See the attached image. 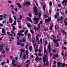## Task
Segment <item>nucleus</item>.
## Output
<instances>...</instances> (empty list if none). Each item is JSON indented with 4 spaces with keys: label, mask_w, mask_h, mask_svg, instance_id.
<instances>
[{
    "label": "nucleus",
    "mask_w": 67,
    "mask_h": 67,
    "mask_svg": "<svg viewBox=\"0 0 67 67\" xmlns=\"http://www.w3.org/2000/svg\"><path fill=\"white\" fill-rule=\"evenodd\" d=\"M48 48L49 49L48 52L49 53H51V44H50L48 46Z\"/></svg>",
    "instance_id": "f257e3e1"
},
{
    "label": "nucleus",
    "mask_w": 67,
    "mask_h": 67,
    "mask_svg": "<svg viewBox=\"0 0 67 67\" xmlns=\"http://www.w3.org/2000/svg\"><path fill=\"white\" fill-rule=\"evenodd\" d=\"M26 4H27L28 5H30V4H31V3H30V2H28L25 3L24 4V6H25L26 5Z\"/></svg>",
    "instance_id": "f03ea898"
},
{
    "label": "nucleus",
    "mask_w": 67,
    "mask_h": 67,
    "mask_svg": "<svg viewBox=\"0 0 67 67\" xmlns=\"http://www.w3.org/2000/svg\"><path fill=\"white\" fill-rule=\"evenodd\" d=\"M38 20L37 19V20H36L34 22V24H37L38 23Z\"/></svg>",
    "instance_id": "7ed1b4c3"
},
{
    "label": "nucleus",
    "mask_w": 67,
    "mask_h": 67,
    "mask_svg": "<svg viewBox=\"0 0 67 67\" xmlns=\"http://www.w3.org/2000/svg\"><path fill=\"white\" fill-rule=\"evenodd\" d=\"M62 63H61L59 62H58L57 63V64H58L57 66H58V67H60V65H62Z\"/></svg>",
    "instance_id": "20e7f679"
},
{
    "label": "nucleus",
    "mask_w": 67,
    "mask_h": 67,
    "mask_svg": "<svg viewBox=\"0 0 67 67\" xmlns=\"http://www.w3.org/2000/svg\"><path fill=\"white\" fill-rule=\"evenodd\" d=\"M18 35L19 36H24V34H21V33H18Z\"/></svg>",
    "instance_id": "39448f33"
},
{
    "label": "nucleus",
    "mask_w": 67,
    "mask_h": 67,
    "mask_svg": "<svg viewBox=\"0 0 67 67\" xmlns=\"http://www.w3.org/2000/svg\"><path fill=\"white\" fill-rule=\"evenodd\" d=\"M62 33H65V35H67V33H66V32L64 31V30H62Z\"/></svg>",
    "instance_id": "423d86ee"
},
{
    "label": "nucleus",
    "mask_w": 67,
    "mask_h": 67,
    "mask_svg": "<svg viewBox=\"0 0 67 67\" xmlns=\"http://www.w3.org/2000/svg\"><path fill=\"white\" fill-rule=\"evenodd\" d=\"M5 29L3 28L2 30V32L3 33H5Z\"/></svg>",
    "instance_id": "0eeeda50"
},
{
    "label": "nucleus",
    "mask_w": 67,
    "mask_h": 67,
    "mask_svg": "<svg viewBox=\"0 0 67 67\" xmlns=\"http://www.w3.org/2000/svg\"><path fill=\"white\" fill-rule=\"evenodd\" d=\"M17 5H18V7H19V8H21V7H22V6H21V5H20V3H17Z\"/></svg>",
    "instance_id": "6e6552de"
},
{
    "label": "nucleus",
    "mask_w": 67,
    "mask_h": 67,
    "mask_svg": "<svg viewBox=\"0 0 67 67\" xmlns=\"http://www.w3.org/2000/svg\"><path fill=\"white\" fill-rule=\"evenodd\" d=\"M9 21L10 23H12V20L11 19V18L10 17L9 19Z\"/></svg>",
    "instance_id": "1a4fd4ad"
},
{
    "label": "nucleus",
    "mask_w": 67,
    "mask_h": 67,
    "mask_svg": "<svg viewBox=\"0 0 67 67\" xmlns=\"http://www.w3.org/2000/svg\"><path fill=\"white\" fill-rule=\"evenodd\" d=\"M47 20L48 22H50L51 20H52V18H51V17L48 18Z\"/></svg>",
    "instance_id": "9d476101"
},
{
    "label": "nucleus",
    "mask_w": 67,
    "mask_h": 67,
    "mask_svg": "<svg viewBox=\"0 0 67 67\" xmlns=\"http://www.w3.org/2000/svg\"><path fill=\"white\" fill-rule=\"evenodd\" d=\"M33 9L34 10H38V8H37L36 7V6H35V7H33Z\"/></svg>",
    "instance_id": "9b49d317"
},
{
    "label": "nucleus",
    "mask_w": 67,
    "mask_h": 67,
    "mask_svg": "<svg viewBox=\"0 0 67 67\" xmlns=\"http://www.w3.org/2000/svg\"><path fill=\"white\" fill-rule=\"evenodd\" d=\"M20 51L21 52H23V53H24L25 51L24 49H20Z\"/></svg>",
    "instance_id": "f8f14e48"
},
{
    "label": "nucleus",
    "mask_w": 67,
    "mask_h": 67,
    "mask_svg": "<svg viewBox=\"0 0 67 67\" xmlns=\"http://www.w3.org/2000/svg\"><path fill=\"white\" fill-rule=\"evenodd\" d=\"M17 44L18 45H21V42H20L19 41H18Z\"/></svg>",
    "instance_id": "ddd939ff"
},
{
    "label": "nucleus",
    "mask_w": 67,
    "mask_h": 67,
    "mask_svg": "<svg viewBox=\"0 0 67 67\" xmlns=\"http://www.w3.org/2000/svg\"><path fill=\"white\" fill-rule=\"evenodd\" d=\"M5 62H3L1 64V65H2V66H3V65H4V64H5Z\"/></svg>",
    "instance_id": "4468645a"
},
{
    "label": "nucleus",
    "mask_w": 67,
    "mask_h": 67,
    "mask_svg": "<svg viewBox=\"0 0 67 67\" xmlns=\"http://www.w3.org/2000/svg\"><path fill=\"white\" fill-rule=\"evenodd\" d=\"M7 34L8 35H9V36H12V35L11 34H10V33H9V32L7 31Z\"/></svg>",
    "instance_id": "2eb2a0df"
},
{
    "label": "nucleus",
    "mask_w": 67,
    "mask_h": 67,
    "mask_svg": "<svg viewBox=\"0 0 67 67\" xmlns=\"http://www.w3.org/2000/svg\"><path fill=\"white\" fill-rule=\"evenodd\" d=\"M39 60V58H38V57H37L36 58H35V60L36 61H37L38 60Z\"/></svg>",
    "instance_id": "dca6fc26"
},
{
    "label": "nucleus",
    "mask_w": 67,
    "mask_h": 67,
    "mask_svg": "<svg viewBox=\"0 0 67 67\" xmlns=\"http://www.w3.org/2000/svg\"><path fill=\"white\" fill-rule=\"evenodd\" d=\"M24 31L23 29L21 30V31H20V32L21 34H22L23 33V32H24Z\"/></svg>",
    "instance_id": "f3484780"
},
{
    "label": "nucleus",
    "mask_w": 67,
    "mask_h": 67,
    "mask_svg": "<svg viewBox=\"0 0 67 67\" xmlns=\"http://www.w3.org/2000/svg\"><path fill=\"white\" fill-rule=\"evenodd\" d=\"M39 15V18H41V16H42V14L40 13H38Z\"/></svg>",
    "instance_id": "a211bd4d"
},
{
    "label": "nucleus",
    "mask_w": 67,
    "mask_h": 67,
    "mask_svg": "<svg viewBox=\"0 0 67 67\" xmlns=\"http://www.w3.org/2000/svg\"><path fill=\"white\" fill-rule=\"evenodd\" d=\"M37 19L38 20L39 19L38 18H36V17H35L34 18L33 20H37Z\"/></svg>",
    "instance_id": "6ab92c4d"
},
{
    "label": "nucleus",
    "mask_w": 67,
    "mask_h": 67,
    "mask_svg": "<svg viewBox=\"0 0 67 67\" xmlns=\"http://www.w3.org/2000/svg\"><path fill=\"white\" fill-rule=\"evenodd\" d=\"M32 46H30L29 47V49L30 50V52H31L32 51Z\"/></svg>",
    "instance_id": "aec40b11"
},
{
    "label": "nucleus",
    "mask_w": 67,
    "mask_h": 67,
    "mask_svg": "<svg viewBox=\"0 0 67 67\" xmlns=\"http://www.w3.org/2000/svg\"><path fill=\"white\" fill-rule=\"evenodd\" d=\"M26 55H29V51L27 50H26Z\"/></svg>",
    "instance_id": "412c9836"
},
{
    "label": "nucleus",
    "mask_w": 67,
    "mask_h": 67,
    "mask_svg": "<svg viewBox=\"0 0 67 67\" xmlns=\"http://www.w3.org/2000/svg\"><path fill=\"white\" fill-rule=\"evenodd\" d=\"M6 64H9V61L8 59H7V61L6 62Z\"/></svg>",
    "instance_id": "4be33fe9"
},
{
    "label": "nucleus",
    "mask_w": 67,
    "mask_h": 67,
    "mask_svg": "<svg viewBox=\"0 0 67 67\" xmlns=\"http://www.w3.org/2000/svg\"><path fill=\"white\" fill-rule=\"evenodd\" d=\"M15 61V60L14 59H13L12 60V64H14V62Z\"/></svg>",
    "instance_id": "5701e85b"
},
{
    "label": "nucleus",
    "mask_w": 67,
    "mask_h": 67,
    "mask_svg": "<svg viewBox=\"0 0 67 67\" xmlns=\"http://www.w3.org/2000/svg\"><path fill=\"white\" fill-rule=\"evenodd\" d=\"M13 30L14 31H15V30H16V28H15V27H13Z\"/></svg>",
    "instance_id": "b1692460"
},
{
    "label": "nucleus",
    "mask_w": 67,
    "mask_h": 67,
    "mask_svg": "<svg viewBox=\"0 0 67 67\" xmlns=\"http://www.w3.org/2000/svg\"><path fill=\"white\" fill-rule=\"evenodd\" d=\"M38 9H36L34 10V13H37L38 12V11H37Z\"/></svg>",
    "instance_id": "393cba45"
},
{
    "label": "nucleus",
    "mask_w": 67,
    "mask_h": 67,
    "mask_svg": "<svg viewBox=\"0 0 67 67\" xmlns=\"http://www.w3.org/2000/svg\"><path fill=\"white\" fill-rule=\"evenodd\" d=\"M0 46L1 47H4V46H3V44H0Z\"/></svg>",
    "instance_id": "a878e982"
},
{
    "label": "nucleus",
    "mask_w": 67,
    "mask_h": 67,
    "mask_svg": "<svg viewBox=\"0 0 67 67\" xmlns=\"http://www.w3.org/2000/svg\"><path fill=\"white\" fill-rule=\"evenodd\" d=\"M12 65L13 66H14V67H15L17 65V64L16 63L15 64H14H14H12Z\"/></svg>",
    "instance_id": "bb28decb"
},
{
    "label": "nucleus",
    "mask_w": 67,
    "mask_h": 67,
    "mask_svg": "<svg viewBox=\"0 0 67 67\" xmlns=\"http://www.w3.org/2000/svg\"><path fill=\"white\" fill-rule=\"evenodd\" d=\"M27 27H29V28H30L31 27V26L29 24H27Z\"/></svg>",
    "instance_id": "cd10ccee"
},
{
    "label": "nucleus",
    "mask_w": 67,
    "mask_h": 67,
    "mask_svg": "<svg viewBox=\"0 0 67 67\" xmlns=\"http://www.w3.org/2000/svg\"><path fill=\"white\" fill-rule=\"evenodd\" d=\"M29 16L30 18H32V15L30 13L29 14Z\"/></svg>",
    "instance_id": "c85d7f7f"
},
{
    "label": "nucleus",
    "mask_w": 67,
    "mask_h": 67,
    "mask_svg": "<svg viewBox=\"0 0 67 67\" xmlns=\"http://www.w3.org/2000/svg\"><path fill=\"white\" fill-rule=\"evenodd\" d=\"M7 16V15H6V14H5L4 15V16H3V18H4L5 19L6 18V16Z\"/></svg>",
    "instance_id": "c756f323"
},
{
    "label": "nucleus",
    "mask_w": 67,
    "mask_h": 67,
    "mask_svg": "<svg viewBox=\"0 0 67 67\" xmlns=\"http://www.w3.org/2000/svg\"><path fill=\"white\" fill-rule=\"evenodd\" d=\"M23 55V54H22V52H21L20 53V58H21V57H22V56Z\"/></svg>",
    "instance_id": "7c9ffc66"
},
{
    "label": "nucleus",
    "mask_w": 67,
    "mask_h": 67,
    "mask_svg": "<svg viewBox=\"0 0 67 67\" xmlns=\"http://www.w3.org/2000/svg\"><path fill=\"white\" fill-rule=\"evenodd\" d=\"M55 57H57L58 58H59V57L58 55V54H55Z\"/></svg>",
    "instance_id": "2f4dec72"
},
{
    "label": "nucleus",
    "mask_w": 67,
    "mask_h": 67,
    "mask_svg": "<svg viewBox=\"0 0 67 67\" xmlns=\"http://www.w3.org/2000/svg\"><path fill=\"white\" fill-rule=\"evenodd\" d=\"M64 23L65 24V26H67V23L66 21H64Z\"/></svg>",
    "instance_id": "473e14b6"
},
{
    "label": "nucleus",
    "mask_w": 67,
    "mask_h": 67,
    "mask_svg": "<svg viewBox=\"0 0 67 67\" xmlns=\"http://www.w3.org/2000/svg\"><path fill=\"white\" fill-rule=\"evenodd\" d=\"M30 34H28V38H30Z\"/></svg>",
    "instance_id": "72a5a7b5"
},
{
    "label": "nucleus",
    "mask_w": 67,
    "mask_h": 67,
    "mask_svg": "<svg viewBox=\"0 0 67 67\" xmlns=\"http://www.w3.org/2000/svg\"><path fill=\"white\" fill-rule=\"evenodd\" d=\"M49 5L51 6H52V2H50L49 3Z\"/></svg>",
    "instance_id": "f704fd0d"
},
{
    "label": "nucleus",
    "mask_w": 67,
    "mask_h": 67,
    "mask_svg": "<svg viewBox=\"0 0 67 67\" xmlns=\"http://www.w3.org/2000/svg\"><path fill=\"white\" fill-rule=\"evenodd\" d=\"M56 45H57V47H59V44L58 43H57L56 44Z\"/></svg>",
    "instance_id": "c9c22d12"
},
{
    "label": "nucleus",
    "mask_w": 67,
    "mask_h": 67,
    "mask_svg": "<svg viewBox=\"0 0 67 67\" xmlns=\"http://www.w3.org/2000/svg\"><path fill=\"white\" fill-rule=\"evenodd\" d=\"M48 22V20H47V19L45 20V22H46V23H47Z\"/></svg>",
    "instance_id": "e433bc0d"
},
{
    "label": "nucleus",
    "mask_w": 67,
    "mask_h": 67,
    "mask_svg": "<svg viewBox=\"0 0 67 67\" xmlns=\"http://www.w3.org/2000/svg\"><path fill=\"white\" fill-rule=\"evenodd\" d=\"M29 21L30 22H31V23H32V20H31V19H29Z\"/></svg>",
    "instance_id": "4c0bfd02"
},
{
    "label": "nucleus",
    "mask_w": 67,
    "mask_h": 67,
    "mask_svg": "<svg viewBox=\"0 0 67 67\" xmlns=\"http://www.w3.org/2000/svg\"><path fill=\"white\" fill-rule=\"evenodd\" d=\"M22 15H20V17L19 18V19H22Z\"/></svg>",
    "instance_id": "58836bf2"
},
{
    "label": "nucleus",
    "mask_w": 67,
    "mask_h": 67,
    "mask_svg": "<svg viewBox=\"0 0 67 67\" xmlns=\"http://www.w3.org/2000/svg\"><path fill=\"white\" fill-rule=\"evenodd\" d=\"M3 37H1V38H0V41H2V39L3 38Z\"/></svg>",
    "instance_id": "ea45409f"
},
{
    "label": "nucleus",
    "mask_w": 67,
    "mask_h": 67,
    "mask_svg": "<svg viewBox=\"0 0 67 67\" xmlns=\"http://www.w3.org/2000/svg\"><path fill=\"white\" fill-rule=\"evenodd\" d=\"M23 42H25V39L24 38H23Z\"/></svg>",
    "instance_id": "a19ab883"
},
{
    "label": "nucleus",
    "mask_w": 67,
    "mask_h": 67,
    "mask_svg": "<svg viewBox=\"0 0 67 67\" xmlns=\"http://www.w3.org/2000/svg\"><path fill=\"white\" fill-rule=\"evenodd\" d=\"M40 42L41 44H42V39L41 38L40 40Z\"/></svg>",
    "instance_id": "79ce46f5"
},
{
    "label": "nucleus",
    "mask_w": 67,
    "mask_h": 67,
    "mask_svg": "<svg viewBox=\"0 0 67 67\" xmlns=\"http://www.w3.org/2000/svg\"><path fill=\"white\" fill-rule=\"evenodd\" d=\"M28 46V44H26V47H25V48H26V49H27V47Z\"/></svg>",
    "instance_id": "37998d69"
},
{
    "label": "nucleus",
    "mask_w": 67,
    "mask_h": 67,
    "mask_svg": "<svg viewBox=\"0 0 67 67\" xmlns=\"http://www.w3.org/2000/svg\"><path fill=\"white\" fill-rule=\"evenodd\" d=\"M35 15H36V16L38 15V13H35Z\"/></svg>",
    "instance_id": "c03bdc74"
},
{
    "label": "nucleus",
    "mask_w": 67,
    "mask_h": 67,
    "mask_svg": "<svg viewBox=\"0 0 67 67\" xmlns=\"http://www.w3.org/2000/svg\"><path fill=\"white\" fill-rule=\"evenodd\" d=\"M21 47H23L24 46V44L23 43H22L21 44Z\"/></svg>",
    "instance_id": "a18cd8bd"
},
{
    "label": "nucleus",
    "mask_w": 67,
    "mask_h": 67,
    "mask_svg": "<svg viewBox=\"0 0 67 67\" xmlns=\"http://www.w3.org/2000/svg\"><path fill=\"white\" fill-rule=\"evenodd\" d=\"M61 55H62V56H64V52H62Z\"/></svg>",
    "instance_id": "49530a36"
},
{
    "label": "nucleus",
    "mask_w": 67,
    "mask_h": 67,
    "mask_svg": "<svg viewBox=\"0 0 67 67\" xmlns=\"http://www.w3.org/2000/svg\"><path fill=\"white\" fill-rule=\"evenodd\" d=\"M44 54H45L46 53H47V51L46 50H44Z\"/></svg>",
    "instance_id": "de8ad7c7"
},
{
    "label": "nucleus",
    "mask_w": 67,
    "mask_h": 67,
    "mask_svg": "<svg viewBox=\"0 0 67 67\" xmlns=\"http://www.w3.org/2000/svg\"><path fill=\"white\" fill-rule=\"evenodd\" d=\"M13 17L14 18V20H16V17L15 16H14V15L13 16Z\"/></svg>",
    "instance_id": "09e8293b"
},
{
    "label": "nucleus",
    "mask_w": 67,
    "mask_h": 67,
    "mask_svg": "<svg viewBox=\"0 0 67 67\" xmlns=\"http://www.w3.org/2000/svg\"><path fill=\"white\" fill-rule=\"evenodd\" d=\"M65 3V0H64L62 2V4H64V3Z\"/></svg>",
    "instance_id": "8fccbe9b"
},
{
    "label": "nucleus",
    "mask_w": 67,
    "mask_h": 67,
    "mask_svg": "<svg viewBox=\"0 0 67 67\" xmlns=\"http://www.w3.org/2000/svg\"><path fill=\"white\" fill-rule=\"evenodd\" d=\"M56 40L55 39V38H54L53 40V42H55Z\"/></svg>",
    "instance_id": "3c124183"
},
{
    "label": "nucleus",
    "mask_w": 67,
    "mask_h": 67,
    "mask_svg": "<svg viewBox=\"0 0 67 67\" xmlns=\"http://www.w3.org/2000/svg\"><path fill=\"white\" fill-rule=\"evenodd\" d=\"M14 10H15L16 11H17L18 9H17V8H16L15 9H14Z\"/></svg>",
    "instance_id": "603ef678"
},
{
    "label": "nucleus",
    "mask_w": 67,
    "mask_h": 67,
    "mask_svg": "<svg viewBox=\"0 0 67 67\" xmlns=\"http://www.w3.org/2000/svg\"><path fill=\"white\" fill-rule=\"evenodd\" d=\"M50 29L51 30H53V28H52V26H50Z\"/></svg>",
    "instance_id": "864d4df0"
},
{
    "label": "nucleus",
    "mask_w": 67,
    "mask_h": 67,
    "mask_svg": "<svg viewBox=\"0 0 67 67\" xmlns=\"http://www.w3.org/2000/svg\"><path fill=\"white\" fill-rule=\"evenodd\" d=\"M62 66H63V67H65V64H63Z\"/></svg>",
    "instance_id": "5fc2aeb1"
},
{
    "label": "nucleus",
    "mask_w": 67,
    "mask_h": 67,
    "mask_svg": "<svg viewBox=\"0 0 67 67\" xmlns=\"http://www.w3.org/2000/svg\"><path fill=\"white\" fill-rule=\"evenodd\" d=\"M46 57H44L43 58V60H44L46 58Z\"/></svg>",
    "instance_id": "6e6d98bb"
},
{
    "label": "nucleus",
    "mask_w": 67,
    "mask_h": 67,
    "mask_svg": "<svg viewBox=\"0 0 67 67\" xmlns=\"http://www.w3.org/2000/svg\"><path fill=\"white\" fill-rule=\"evenodd\" d=\"M35 43V42L34 41V40H33L32 41V43Z\"/></svg>",
    "instance_id": "4d7b16f0"
},
{
    "label": "nucleus",
    "mask_w": 67,
    "mask_h": 67,
    "mask_svg": "<svg viewBox=\"0 0 67 67\" xmlns=\"http://www.w3.org/2000/svg\"><path fill=\"white\" fill-rule=\"evenodd\" d=\"M58 7H61V4H58Z\"/></svg>",
    "instance_id": "13d9d810"
},
{
    "label": "nucleus",
    "mask_w": 67,
    "mask_h": 67,
    "mask_svg": "<svg viewBox=\"0 0 67 67\" xmlns=\"http://www.w3.org/2000/svg\"><path fill=\"white\" fill-rule=\"evenodd\" d=\"M44 16L46 17V18H48V16L47 15H44Z\"/></svg>",
    "instance_id": "bf43d9fd"
},
{
    "label": "nucleus",
    "mask_w": 67,
    "mask_h": 67,
    "mask_svg": "<svg viewBox=\"0 0 67 67\" xmlns=\"http://www.w3.org/2000/svg\"><path fill=\"white\" fill-rule=\"evenodd\" d=\"M29 61H30V60H28L26 61V62L27 63H29Z\"/></svg>",
    "instance_id": "052dcab7"
},
{
    "label": "nucleus",
    "mask_w": 67,
    "mask_h": 67,
    "mask_svg": "<svg viewBox=\"0 0 67 67\" xmlns=\"http://www.w3.org/2000/svg\"><path fill=\"white\" fill-rule=\"evenodd\" d=\"M64 50H66V49H67V48L65 47H64Z\"/></svg>",
    "instance_id": "680f3d73"
},
{
    "label": "nucleus",
    "mask_w": 67,
    "mask_h": 67,
    "mask_svg": "<svg viewBox=\"0 0 67 67\" xmlns=\"http://www.w3.org/2000/svg\"><path fill=\"white\" fill-rule=\"evenodd\" d=\"M5 53V51H4L2 52V54H4V53Z\"/></svg>",
    "instance_id": "e2e57ef3"
},
{
    "label": "nucleus",
    "mask_w": 67,
    "mask_h": 67,
    "mask_svg": "<svg viewBox=\"0 0 67 67\" xmlns=\"http://www.w3.org/2000/svg\"><path fill=\"white\" fill-rule=\"evenodd\" d=\"M40 23H41V24H42L43 23V21L42 20H41L40 21Z\"/></svg>",
    "instance_id": "0e129e2a"
},
{
    "label": "nucleus",
    "mask_w": 67,
    "mask_h": 67,
    "mask_svg": "<svg viewBox=\"0 0 67 67\" xmlns=\"http://www.w3.org/2000/svg\"><path fill=\"white\" fill-rule=\"evenodd\" d=\"M43 62H46V61H47V60L46 59H45V60H43Z\"/></svg>",
    "instance_id": "69168bd1"
},
{
    "label": "nucleus",
    "mask_w": 67,
    "mask_h": 67,
    "mask_svg": "<svg viewBox=\"0 0 67 67\" xmlns=\"http://www.w3.org/2000/svg\"><path fill=\"white\" fill-rule=\"evenodd\" d=\"M57 15H54V17L56 19H57Z\"/></svg>",
    "instance_id": "338daca9"
},
{
    "label": "nucleus",
    "mask_w": 67,
    "mask_h": 67,
    "mask_svg": "<svg viewBox=\"0 0 67 67\" xmlns=\"http://www.w3.org/2000/svg\"><path fill=\"white\" fill-rule=\"evenodd\" d=\"M57 40L58 41H60V38H58Z\"/></svg>",
    "instance_id": "774afa93"
}]
</instances>
